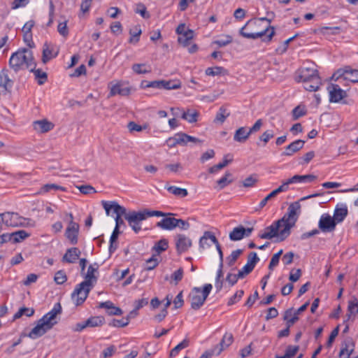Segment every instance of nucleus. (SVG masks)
Here are the masks:
<instances>
[{
  "instance_id": "nucleus-1",
  "label": "nucleus",
  "mask_w": 358,
  "mask_h": 358,
  "mask_svg": "<svg viewBox=\"0 0 358 358\" xmlns=\"http://www.w3.org/2000/svg\"><path fill=\"white\" fill-rule=\"evenodd\" d=\"M99 264L94 263L92 265H90L87 273L85 275V280L80 284H78L71 294L72 299L76 297V305L79 306L82 304L88 296L90 290L93 288L94 284L97 281V277L95 275V273L98 271Z\"/></svg>"
},
{
  "instance_id": "nucleus-2",
  "label": "nucleus",
  "mask_w": 358,
  "mask_h": 358,
  "mask_svg": "<svg viewBox=\"0 0 358 358\" xmlns=\"http://www.w3.org/2000/svg\"><path fill=\"white\" fill-rule=\"evenodd\" d=\"M262 21H267L269 24L271 20L266 17L257 20H250L240 29L239 34L246 38L257 39L261 38L264 42H270L275 35L273 27L268 26L260 31H255L253 29V26L257 25L258 23Z\"/></svg>"
},
{
  "instance_id": "nucleus-3",
  "label": "nucleus",
  "mask_w": 358,
  "mask_h": 358,
  "mask_svg": "<svg viewBox=\"0 0 358 358\" xmlns=\"http://www.w3.org/2000/svg\"><path fill=\"white\" fill-rule=\"evenodd\" d=\"M8 64L15 72L24 69L33 71L36 66L32 51L27 48L20 49L13 53Z\"/></svg>"
},
{
  "instance_id": "nucleus-4",
  "label": "nucleus",
  "mask_w": 358,
  "mask_h": 358,
  "mask_svg": "<svg viewBox=\"0 0 358 358\" xmlns=\"http://www.w3.org/2000/svg\"><path fill=\"white\" fill-rule=\"evenodd\" d=\"M301 205L299 201L293 202L289 206L287 213L279 220L283 225V229L280 231V241H283L289 236L291 229L294 227L298 220Z\"/></svg>"
},
{
  "instance_id": "nucleus-5",
  "label": "nucleus",
  "mask_w": 358,
  "mask_h": 358,
  "mask_svg": "<svg viewBox=\"0 0 358 358\" xmlns=\"http://www.w3.org/2000/svg\"><path fill=\"white\" fill-rule=\"evenodd\" d=\"M171 215L170 213H166L159 210H151L148 209H144L142 211H131L128 213V216H126V220H127L129 225L131 227L133 231L138 234L141 230V222L146 220L149 217L153 216H166Z\"/></svg>"
},
{
  "instance_id": "nucleus-6",
  "label": "nucleus",
  "mask_w": 358,
  "mask_h": 358,
  "mask_svg": "<svg viewBox=\"0 0 358 358\" xmlns=\"http://www.w3.org/2000/svg\"><path fill=\"white\" fill-rule=\"evenodd\" d=\"M212 289L211 284L204 285L202 289L200 287H194L189 295L191 308L199 310L203 305Z\"/></svg>"
},
{
  "instance_id": "nucleus-7",
  "label": "nucleus",
  "mask_w": 358,
  "mask_h": 358,
  "mask_svg": "<svg viewBox=\"0 0 358 358\" xmlns=\"http://www.w3.org/2000/svg\"><path fill=\"white\" fill-rule=\"evenodd\" d=\"M0 217L2 222L8 227H34L35 223L31 219L20 216L17 213L6 212L0 213Z\"/></svg>"
},
{
  "instance_id": "nucleus-8",
  "label": "nucleus",
  "mask_w": 358,
  "mask_h": 358,
  "mask_svg": "<svg viewBox=\"0 0 358 358\" xmlns=\"http://www.w3.org/2000/svg\"><path fill=\"white\" fill-rule=\"evenodd\" d=\"M331 79L338 80L343 79L352 83H358V70L352 69L350 66H345L343 69H338L331 76Z\"/></svg>"
},
{
  "instance_id": "nucleus-9",
  "label": "nucleus",
  "mask_w": 358,
  "mask_h": 358,
  "mask_svg": "<svg viewBox=\"0 0 358 358\" xmlns=\"http://www.w3.org/2000/svg\"><path fill=\"white\" fill-rule=\"evenodd\" d=\"M320 78L319 76L318 71L316 69L311 67H303L297 71V76L296 80L297 82H307L312 81L313 80H318Z\"/></svg>"
},
{
  "instance_id": "nucleus-10",
  "label": "nucleus",
  "mask_w": 358,
  "mask_h": 358,
  "mask_svg": "<svg viewBox=\"0 0 358 358\" xmlns=\"http://www.w3.org/2000/svg\"><path fill=\"white\" fill-rule=\"evenodd\" d=\"M309 304V301L306 302L303 305H302L294 312L292 308L285 310L283 316V320L286 321V324H288V327H292L295 322H296L299 320L298 315L301 314L302 312L305 311L308 307Z\"/></svg>"
},
{
  "instance_id": "nucleus-11",
  "label": "nucleus",
  "mask_w": 358,
  "mask_h": 358,
  "mask_svg": "<svg viewBox=\"0 0 358 358\" xmlns=\"http://www.w3.org/2000/svg\"><path fill=\"white\" fill-rule=\"evenodd\" d=\"M101 204L104 210H106V213L107 215H110V211L113 210V213L116 215V216L122 217L124 216L126 220V216H128V213H127V210L124 207L120 206L117 202L113 201H102Z\"/></svg>"
},
{
  "instance_id": "nucleus-12",
  "label": "nucleus",
  "mask_w": 358,
  "mask_h": 358,
  "mask_svg": "<svg viewBox=\"0 0 358 358\" xmlns=\"http://www.w3.org/2000/svg\"><path fill=\"white\" fill-rule=\"evenodd\" d=\"M61 304L59 303H57L50 311L47 313L41 318V321H44L49 328L52 329L57 323V315L61 314Z\"/></svg>"
},
{
  "instance_id": "nucleus-13",
  "label": "nucleus",
  "mask_w": 358,
  "mask_h": 358,
  "mask_svg": "<svg viewBox=\"0 0 358 358\" xmlns=\"http://www.w3.org/2000/svg\"><path fill=\"white\" fill-rule=\"evenodd\" d=\"M327 90L329 94V101L331 103H338L347 96L346 91L342 90L337 84H330Z\"/></svg>"
},
{
  "instance_id": "nucleus-14",
  "label": "nucleus",
  "mask_w": 358,
  "mask_h": 358,
  "mask_svg": "<svg viewBox=\"0 0 358 358\" xmlns=\"http://www.w3.org/2000/svg\"><path fill=\"white\" fill-rule=\"evenodd\" d=\"M336 224L330 215L323 214L319 220L318 227L324 233H330L335 230Z\"/></svg>"
},
{
  "instance_id": "nucleus-15",
  "label": "nucleus",
  "mask_w": 358,
  "mask_h": 358,
  "mask_svg": "<svg viewBox=\"0 0 358 358\" xmlns=\"http://www.w3.org/2000/svg\"><path fill=\"white\" fill-rule=\"evenodd\" d=\"M9 70L3 68L0 71V89L1 94H6L11 91L14 82L8 76Z\"/></svg>"
},
{
  "instance_id": "nucleus-16",
  "label": "nucleus",
  "mask_w": 358,
  "mask_h": 358,
  "mask_svg": "<svg viewBox=\"0 0 358 358\" xmlns=\"http://www.w3.org/2000/svg\"><path fill=\"white\" fill-rule=\"evenodd\" d=\"M283 227L282 224L278 220L274 222L271 225L265 229V232L259 234V238L262 239H272L274 237H278V241H280V228Z\"/></svg>"
},
{
  "instance_id": "nucleus-17",
  "label": "nucleus",
  "mask_w": 358,
  "mask_h": 358,
  "mask_svg": "<svg viewBox=\"0 0 358 358\" xmlns=\"http://www.w3.org/2000/svg\"><path fill=\"white\" fill-rule=\"evenodd\" d=\"M50 329H51L49 328L44 321H41V319H40L37 321L36 327H34L28 334H26V336H28L31 339H36L43 336Z\"/></svg>"
},
{
  "instance_id": "nucleus-18",
  "label": "nucleus",
  "mask_w": 358,
  "mask_h": 358,
  "mask_svg": "<svg viewBox=\"0 0 358 358\" xmlns=\"http://www.w3.org/2000/svg\"><path fill=\"white\" fill-rule=\"evenodd\" d=\"M192 245V240L185 235L178 234L176 236V247L178 254L187 251Z\"/></svg>"
},
{
  "instance_id": "nucleus-19",
  "label": "nucleus",
  "mask_w": 358,
  "mask_h": 358,
  "mask_svg": "<svg viewBox=\"0 0 358 358\" xmlns=\"http://www.w3.org/2000/svg\"><path fill=\"white\" fill-rule=\"evenodd\" d=\"M59 53V50L52 44L45 43L43 47L42 62L46 64L50 59L56 57Z\"/></svg>"
},
{
  "instance_id": "nucleus-20",
  "label": "nucleus",
  "mask_w": 358,
  "mask_h": 358,
  "mask_svg": "<svg viewBox=\"0 0 358 358\" xmlns=\"http://www.w3.org/2000/svg\"><path fill=\"white\" fill-rule=\"evenodd\" d=\"M79 231V224L74 222H69L67 227L65 236L71 244L75 245L78 243V236Z\"/></svg>"
},
{
  "instance_id": "nucleus-21",
  "label": "nucleus",
  "mask_w": 358,
  "mask_h": 358,
  "mask_svg": "<svg viewBox=\"0 0 358 358\" xmlns=\"http://www.w3.org/2000/svg\"><path fill=\"white\" fill-rule=\"evenodd\" d=\"M110 96H113L116 94L120 96H128L131 92V87L124 85L122 83L118 82L115 84L110 83Z\"/></svg>"
},
{
  "instance_id": "nucleus-22",
  "label": "nucleus",
  "mask_w": 358,
  "mask_h": 358,
  "mask_svg": "<svg viewBox=\"0 0 358 358\" xmlns=\"http://www.w3.org/2000/svg\"><path fill=\"white\" fill-rule=\"evenodd\" d=\"M259 258L255 252H251L248 257L247 264L240 270L245 276L252 271L256 264L259 262Z\"/></svg>"
},
{
  "instance_id": "nucleus-23",
  "label": "nucleus",
  "mask_w": 358,
  "mask_h": 358,
  "mask_svg": "<svg viewBox=\"0 0 358 358\" xmlns=\"http://www.w3.org/2000/svg\"><path fill=\"white\" fill-rule=\"evenodd\" d=\"M234 337L232 334L226 333L220 343L213 348L215 355H219L225 348H228L232 344Z\"/></svg>"
},
{
  "instance_id": "nucleus-24",
  "label": "nucleus",
  "mask_w": 358,
  "mask_h": 358,
  "mask_svg": "<svg viewBox=\"0 0 358 358\" xmlns=\"http://www.w3.org/2000/svg\"><path fill=\"white\" fill-rule=\"evenodd\" d=\"M305 141L303 140H296L285 148V151L282 152V156H292L295 152H298L303 148Z\"/></svg>"
},
{
  "instance_id": "nucleus-25",
  "label": "nucleus",
  "mask_w": 358,
  "mask_h": 358,
  "mask_svg": "<svg viewBox=\"0 0 358 358\" xmlns=\"http://www.w3.org/2000/svg\"><path fill=\"white\" fill-rule=\"evenodd\" d=\"M355 343L351 338L345 340L339 352V358H350V356L354 351Z\"/></svg>"
},
{
  "instance_id": "nucleus-26",
  "label": "nucleus",
  "mask_w": 358,
  "mask_h": 358,
  "mask_svg": "<svg viewBox=\"0 0 358 358\" xmlns=\"http://www.w3.org/2000/svg\"><path fill=\"white\" fill-rule=\"evenodd\" d=\"M170 215H172V213H170ZM169 215L164 216V218L161 220L156 224V226L164 230H173L176 227V218L174 217H168Z\"/></svg>"
},
{
  "instance_id": "nucleus-27",
  "label": "nucleus",
  "mask_w": 358,
  "mask_h": 358,
  "mask_svg": "<svg viewBox=\"0 0 358 358\" xmlns=\"http://www.w3.org/2000/svg\"><path fill=\"white\" fill-rule=\"evenodd\" d=\"M317 177L313 174L294 175L289 178V182L293 183H311L317 180Z\"/></svg>"
},
{
  "instance_id": "nucleus-28",
  "label": "nucleus",
  "mask_w": 358,
  "mask_h": 358,
  "mask_svg": "<svg viewBox=\"0 0 358 358\" xmlns=\"http://www.w3.org/2000/svg\"><path fill=\"white\" fill-rule=\"evenodd\" d=\"M81 254L80 250L76 247L68 249L62 257V262L75 263Z\"/></svg>"
},
{
  "instance_id": "nucleus-29",
  "label": "nucleus",
  "mask_w": 358,
  "mask_h": 358,
  "mask_svg": "<svg viewBox=\"0 0 358 358\" xmlns=\"http://www.w3.org/2000/svg\"><path fill=\"white\" fill-rule=\"evenodd\" d=\"M54 124L47 120H41L34 122V128L36 131L41 133H45L52 130Z\"/></svg>"
},
{
  "instance_id": "nucleus-30",
  "label": "nucleus",
  "mask_w": 358,
  "mask_h": 358,
  "mask_svg": "<svg viewBox=\"0 0 358 358\" xmlns=\"http://www.w3.org/2000/svg\"><path fill=\"white\" fill-rule=\"evenodd\" d=\"M251 135L250 131H247L246 127H241L236 130L234 135V141L238 143H245Z\"/></svg>"
},
{
  "instance_id": "nucleus-31",
  "label": "nucleus",
  "mask_w": 358,
  "mask_h": 358,
  "mask_svg": "<svg viewBox=\"0 0 358 358\" xmlns=\"http://www.w3.org/2000/svg\"><path fill=\"white\" fill-rule=\"evenodd\" d=\"M347 215L348 208L346 205L342 204L341 207L336 208L332 217L336 224H338L343 222Z\"/></svg>"
},
{
  "instance_id": "nucleus-32",
  "label": "nucleus",
  "mask_w": 358,
  "mask_h": 358,
  "mask_svg": "<svg viewBox=\"0 0 358 358\" xmlns=\"http://www.w3.org/2000/svg\"><path fill=\"white\" fill-rule=\"evenodd\" d=\"M199 113L194 110L188 108L186 111H183L181 118L187 121L189 123H194L198 121Z\"/></svg>"
},
{
  "instance_id": "nucleus-33",
  "label": "nucleus",
  "mask_w": 358,
  "mask_h": 358,
  "mask_svg": "<svg viewBox=\"0 0 358 358\" xmlns=\"http://www.w3.org/2000/svg\"><path fill=\"white\" fill-rule=\"evenodd\" d=\"M194 37V31L192 29H187L184 34L178 36V41L184 47L189 45L191 40Z\"/></svg>"
},
{
  "instance_id": "nucleus-34",
  "label": "nucleus",
  "mask_w": 358,
  "mask_h": 358,
  "mask_svg": "<svg viewBox=\"0 0 358 358\" xmlns=\"http://www.w3.org/2000/svg\"><path fill=\"white\" fill-rule=\"evenodd\" d=\"M215 236L211 231H206L203 233V235L199 239V248L200 249H202V250H204L206 248H208L209 247H210L211 245V237H208V236Z\"/></svg>"
},
{
  "instance_id": "nucleus-35",
  "label": "nucleus",
  "mask_w": 358,
  "mask_h": 358,
  "mask_svg": "<svg viewBox=\"0 0 358 358\" xmlns=\"http://www.w3.org/2000/svg\"><path fill=\"white\" fill-rule=\"evenodd\" d=\"M244 227L238 226L235 227L229 235V237L231 241H237L243 239L244 236Z\"/></svg>"
},
{
  "instance_id": "nucleus-36",
  "label": "nucleus",
  "mask_w": 358,
  "mask_h": 358,
  "mask_svg": "<svg viewBox=\"0 0 358 358\" xmlns=\"http://www.w3.org/2000/svg\"><path fill=\"white\" fill-rule=\"evenodd\" d=\"M105 323V319L103 316H93L85 320V325L87 327H101Z\"/></svg>"
},
{
  "instance_id": "nucleus-37",
  "label": "nucleus",
  "mask_w": 358,
  "mask_h": 358,
  "mask_svg": "<svg viewBox=\"0 0 358 358\" xmlns=\"http://www.w3.org/2000/svg\"><path fill=\"white\" fill-rule=\"evenodd\" d=\"M358 314V300L357 298L353 297L348 301V320H350L351 315L355 316Z\"/></svg>"
},
{
  "instance_id": "nucleus-38",
  "label": "nucleus",
  "mask_w": 358,
  "mask_h": 358,
  "mask_svg": "<svg viewBox=\"0 0 358 358\" xmlns=\"http://www.w3.org/2000/svg\"><path fill=\"white\" fill-rule=\"evenodd\" d=\"M181 87V82L178 80H161V89L177 90Z\"/></svg>"
},
{
  "instance_id": "nucleus-39",
  "label": "nucleus",
  "mask_w": 358,
  "mask_h": 358,
  "mask_svg": "<svg viewBox=\"0 0 358 358\" xmlns=\"http://www.w3.org/2000/svg\"><path fill=\"white\" fill-rule=\"evenodd\" d=\"M168 247V241L165 238H163L155 243L152 248V250L156 253V255H159L162 252L166 250Z\"/></svg>"
},
{
  "instance_id": "nucleus-40",
  "label": "nucleus",
  "mask_w": 358,
  "mask_h": 358,
  "mask_svg": "<svg viewBox=\"0 0 358 358\" xmlns=\"http://www.w3.org/2000/svg\"><path fill=\"white\" fill-rule=\"evenodd\" d=\"M231 176V173L226 172L224 176L217 181V186L215 187L219 190L224 189L226 186L231 184L233 180L229 179Z\"/></svg>"
},
{
  "instance_id": "nucleus-41",
  "label": "nucleus",
  "mask_w": 358,
  "mask_h": 358,
  "mask_svg": "<svg viewBox=\"0 0 358 358\" xmlns=\"http://www.w3.org/2000/svg\"><path fill=\"white\" fill-rule=\"evenodd\" d=\"M304 84V88L306 90L310 92H315L317 91L320 88L321 83V78H318V80H313L312 81L303 82Z\"/></svg>"
},
{
  "instance_id": "nucleus-42",
  "label": "nucleus",
  "mask_w": 358,
  "mask_h": 358,
  "mask_svg": "<svg viewBox=\"0 0 358 358\" xmlns=\"http://www.w3.org/2000/svg\"><path fill=\"white\" fill-rule=\"evenodd\" d=\"M166 189L171 194L179 197H185L188 194V192L185 188L178 187L176 186H169Z\"/></svg>"
},
{
  "instance_id": "nucleus-43",
  "label": "nucleus",
  "mask_w": 358,
  "mask_h": 358,
  "mask_svg": "<svg viewBox=\"0 0 358 358\" xmlns=\"http://www.w3.org/2000/svg\"><path fill=\"white\" fill-rule=\"evenodd\" d=\"M29 236V234H28L24 230H19L15 232L11 233L12 241L13 243H19L26 238Z\"/></svg>"
},
{
  "instance_id": "nucleus-44",
  "label": "nucleus",
  "mask_w": 358,
  "mask_h": 358,
  "mask_svg": "<svg viewBox=\"0 0 358 358\" xmlns=\"http://www.w3.org/2000/svg\"><path fill=\"white\" fill-rule=\"evenodd\" d=\"M243 252V250L237 249L231 252V255L227 257V263L229 266L234 265L239 256Z\"/></svg>"
},
{
  "instance_id": "nucleus-45",
  "label": "nucleus",
  "mask_w": 358,
  "mask_h": 358,
  "mask_svg": "<svg viewBox=\"0 0 358 358\" xmlns=\"http://www.w3.org/2000/svg\"><path fill=\"white\" fill-rule=\"evenodd\" d=\"M244 277L243 273L240 271L237 274L229 273L226 277V282L231 287L237 282L238 279L243 278Z\"/></svg>"
},
{
  "instance_id": "nucleus-46",
  "label": "nucleus",
  "mask_w": 358,
  "mask_h": 358,
  "mask_svg": "<svg viewBox=\"0 0 358 358\" xmlns=\"http://www.w3.org/2000/svg\"><path fill=\"white\" fill-rule=\"evenodd\" d=\"M189 343V341L187 338L184 339L181 343H180L171 350L169 355L170 357H176L181 350L188 347Z\"/></svg>"
},
{
  "instance_id": "nucleus-47",
  "label": "nucleus",
  "mask_w": 358,
  "mask_h": 358,
  "mask_svg": "<svg viewBox=\"0 0 358 358\" xmlns=\"http://www.w3.org/2000/svg\"><path fill=\"white\" fill-rule=\"evenodd\" d=\"M35 76V78L37 80L38 84L41 85L44 84L48 80V75L45 72L41 69H36L32 71Z\"/></svg>"
},
{
  "instance_id": "nucleus-48",
  "label": "nucleus",
  "mask_w": 358,
  "mask_h": 358,
  "mask_svg": "<svg viewBox=\"0 0 358 358\" xmlns=\"http://www.w3.org/2000/svg\"><path fill=\"white\" fill-rule=\"evenodd\" d=\"M229 155H226L224 160L222 162L211 166L208 169V172L210 173H215L217 172L219 170H221L223 168H224L225 166H227L229 163H231L232 162V159H227L226 158Z\"/></svg>"
},
{
  "instance_id": "nucleus-49",
  "label": "nucleus",
  "mask_w": 358,
  "mask_h": 358,
  "mask_svg": "<svg viewBox=\"0 0 358 358\" xmlns=\"http://www.w3.org/2000/svg\"><path fill=\"white\" fill-rule=\"evenodd\" d=\"M230 115L224 106H221L216 114L215 121L223 123L226 118Z\"/></svg>"
},
{
  "instance_id": "nucleus-50",
  "label": "nucleus",
  "mask_w": 358,
  "mask_h": 358,
  "mask_svg": "<svg viewBox=\"0 0 358 358\" xmlns=\"http://www.w3.org/2000/svg\"><path fill=\"white\" fill-rule=\"evenodd\" d=\"M183 277V268H179L178 270L174 271L170 277V282L173 283L175 285H178V282L182 279Z\"/></svg>"
},
{
  "instance_id": "nucleus-51",
  "label": "nucleus",
  "mask_w": 358,
  "mask_h": 358,
  "mask_svg": "<svg viewBox=\"0 0 358 358\" xmlns=\"http://www.w3.org/2000/svg\"><path fill=\"white\" fill-rule=\"evenodd\" d=\"M64 191L65 188L56 184H46L41 187L40 193L48 192L50 191Z\"/></svg>"
},
{
  "instance_id": "nucleus-52",
  "label": "nucleus",
  "mask_w": 358,
  "mask_h": 358,
  "mask_svg": "<svg viewBox=\"0 0 358 358\" xmlns=\"http://www.w3.org/2000/svg\"><path fill=\"white\" fill-rule=\"evenodd\" d=\"M306 114V110L304 106H298L292 110L293 120H296Z\"/></svg>"
},
{
  "instance_id": "nucleus-53",
  "label": "nucleus",
  "mask_w": 358,
  "mask_h": 358,
  "mask_svg": "<svg viewBox=\"0 0 358 358\" xmlns=\"http://www.w3.org/2000/svg\"><path fill=\"white\" fill-rule=\"evenodd\" d=\"M135 29L136 31V32H133L131 29L129 31L131 37L129 40V43H137L139 41L140 36L142 31L139 26H136Z\"/></svg>"
},
{
  "instance_id": "nucleus-54",
  "label": "nucleus",
  "mask_w": 358,
  "mask_h": 358,
  "mask_svg": "<svg viewBox=\"0 0 358 358\" xmlns=\"http://www.w3.org/2000/svg\"><path fill=\"white\" fill-rule=\"evenodd\" d=\"M148 127V124H144L143 126L139 125L134 122H129L127 124V128L129 131H138L140 132L143 129H146Z\"/></svg>"
},
{
  "instance_id": "nucleus-55",
  "label": "nucleus",
  "mask_w": 358,
  "mask_h": 358,
  "mask_svg": "<svg viewBox=\"0 0 358 358\" xmlns=\"http://www.w3.org/2000/svg\"><path fill=\"white\" fill-rule=\"evenodd\" d=\"M282 254V250H279L277 253L274 254L271 259L270 261L269 265H268V269L272 271L275 266H276L280 260V257Z\"/></svg>"
},
{
  "instance_id": "nucleus-56",
  "label": "nucleus",
  "mask_w": 358,
  "mask_h": 358,
  "mask_svg": "<svg viewBox=\"0 0 358 358\" xmlns=\"http://www.w3.org/2000/svg\"><path fill=\"white\" fill-rule=\"evenodd\" d=\"M257 181V176L251 175L243 180L242 185L244 187H253Z\"/></svg>"
},
{
  "instance_id": "nucleus-57",
  "label": "nucleus",
  "mask_w": 358,
  "mask_h": 358,
  "mask_svg": "<svg viewBox=\"0 0 358 358\" xmlns=\"http://www.w3.org/2000/svg\"><path fill=\"white\" fill-rule=\"evenodd\" d=\"M223 71H224L223 67L216 66L207 68L205 72L207 76H215L221 74Z\"/></svg>"
},
{
  "instance_id": "nucleus-58",
  "label": "nucleus",
  "mask_w": 358,
  "mask_h": 358,
  "mask_svg": "<svg viewBox=\"0 0 358 358\" xmlns=\"http://www.w3.org/2000/svg\"><path fill=\"white\" fill-rule=\"evenodd\" d=\"M145 64H134L132 65V70L137 74H145L150 72V70L145 69Z\"/></svg>"
},
{
  "instance_id": "nucleus-59",
  "label": "nucleus",
  "mask_w": 358,
  "mask_h": 358,
  "mask_svg": "<svg viewBox=\"0 0 358 358\" xmlns=\"http://www.w3.org/2000/svg\"><path fill=\"white\" fill-rule=\"evenodd\" d=\"M156 255L154 254L152 257L146 261L145 269L148 271L152 270L155 268L159 264L157 259L155 257Z\"/></svg>"
},
{
  "instance_id": "nucleus-60",
  "label": "nucleus",
  "mask_w": 358,
  "mask_h": 358,
  "mask_svg": "<svg viewBox=\"0 0 358 358\" xmlns=\"http://www.w3.org/2000/svg\"><path fill=\"white\" fill-rule=\"evenodd\" d=\"M129 324V319H124V317L121 320L113 319L110 323L109 326L114 327H124Z\"/></svg>"
},
{
  "instance_id": "nucleus-61",
  "label": "nucleus",
  "mask_w": 358,
  "mask_h": 358,
  "mask_svg": "<svg viewBox=\"0 0 358 358\" xmlns=\"http://www.w3.org/2000/svg\"><path fill=\"white\" fill-rule=\"evenodd\" d=\"M244 291L241 289L238 290L228 301L227 305L232 306L234 303H237L243 296Z\"/></svg>"
},
{
  "instance_id": "nucleus-62",
  "label": "nucleus",
  "mask_w": 358,
  "mask_h": 358,
  "mask_svg": "<svg viewBox=\"0 0 358 358\" xmlns=\"http://www.w3.org/2000/svg\"><path fill=\"white\" fill-rule=\"evenodd\" d=\"M66 280V275L63 271H59L55 275L54 280L57 285H62Z\"/></svg>"
},
{
  "instance_id": "nucleus-63",
  "label": "nucleus",
  "mask_w": 358,
  "mask_h": 358,
  "mask_svg": "<svg viewBox=\"0 0 358 358\" xmlns=\"http://www.w3.org/2000/svg\"><path fill=\"white\" fill-rule=\"evenodd\" d=\"M299 346L298 345H288L285 355L287 358H292L299 351Z\"/></svg>"
},
{
  "instance_id": "nucleus-64",
  "label": "nucleus",
  "mask_w": 358,
  "mask_h": 358,
  "mask_svg": "<svg viewBox=\"0 0 358 358\" xmlns=\"http://www.w3.org/2000/svg\"><path fill=\"white\" fill-rule=\"evenodd\" d=\"M273 136L274 133L272 130H266L259 136V140L262 141L264 143V145H265Z\"/></svg>"
}]
</instances>
